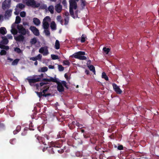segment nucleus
Instances as JSON below:
<instances>
[{
  "mask_svg": "<svg viewBox=\"0 0 159 159\" xmlns=\"http://www.w3.org/2000/svg\"><path fill=\"white\" fill-rule=\"evenodd\" d=\"M34 87L39 91L41 92H36L37 95L39 97L43 96L46 97L48 95L45 94V92L48 90L49 88L48 84L46 83L41 82L40 84H36L34 85Z\"/></svg>",
  "mask_w": 159,
  "mask_h": 159,
  "instance_id": "nucleus-1",
  "label": "nucleus"
},
{
  "mask_svg": "<svg viewBox=\"0 0 159 159\" xmlns=\"http://www.w3.org/2000/svg\"><path fill=\"white\" fill-rule=\"evenodd\" d=\"M44 81L45 82L52 81L57 82V89L60 92H62L64 91V88L63 86L66 87V82L65 81L57 82V80L55 78H53L49 76L46 79H44Z\"/></svg>",
  "mask_w": 159,
  "mask_h": 159,
  "instance_id": "nucleus-2",
  "label": "nucleus"
},
{
  "mask_svg": "<svg viewBox=\"0 0 159 159\" xmlns=\"http://www.w3.org/2000/svg\"><path fill=\"white\" fill-rule=\"evenodd\" d=\"M78 0H70V12L71 15L74 18L78 17L77 13L78 11H76L74 13L73 12V9L75 10L77 7V4L76 2L78 1Z\"/></svg>",
  "mask_w": 159,
  "mask_h": 159,
  "instance_id": "nucleus-3",
  "label": "nucleus"
},
{
  "mask_svg": "<svg viewBox=\"0 0 159 159\" xmlns=\"http://www.w3.org/2000/svg\"><path fill=\"white\" fill-rule=\"evenodd\" d=\"M21 20L19 16H17L16 17L15 23L13 24L11 26V33L13 34H16L17 33V31L15 28V26H17L16 24L19 23Z\"/></svg>",
  "mask_w": 159,
  "mask_h": 159,
  "instance_id": "nucleus-4",
  "label": "nucleus"
},
{
  "mask_svg": "<svg viewBox=\"0 0 159 159\" xmlns=\"http://www.w3.org/2000/svg\"><path fill=\"white\" fill-rule=\"evenodd\" d=\"M85 54V52H84L80 51L75 53L72 55V57L81 60H85L86 59V57L83 56Z\"/></svg>",
  "mask_w": 159,
  "mask_h": 159,
  "instance_id": "nucleus-5",
  "label": "nucleus"
},
{
  "mask_svg": "<svg viewBox=\"0 0 159 159\" xmlns=\"http://www.w3.org/2000/svg\"><path fill=\"white\" fill-rule=\"evenodd\" d=\"M43 77V74H41V75H36L34 76V78L30 79L28 80V81L31 85H32V84L34 83L40 81L41 80Z\"/></svg>",
  "mask_w": 159,
  "mask_h": 159,
  "instance_id": "nucleus-6",
  "label": "nucleus"
},
{
  "mask_svg": "<svg viewBox=\"0 0 159 159\" xmlns=\"http://www.w3.org/2000/svg\"><path fill=\"white\" fill-rule=\"evenodd\" d=\"M16 28H17L18 30L19 33L23 35H25L26 34H29V31L28 30H26L25 29L22 25H17V26H15L16 29Z\"/></svg>",
  "mask_w": 159,
  "mask_h": 159,
  "instance_id": "nucleus-7",
  "label": "nucleus"
},
{
  "mask_svg": "<svg viewBox=\"0 0 159 159\" xmlns=\"http://www.w3.org/2000/svg\"><path fill=\"white\" fill-rule=\"evenodd\" d=\"M2 40L0 42V48L2 49H4L6 50H7L9 49V47L7 46H5L4 44H7L8 43V40L6 37H2Z\"/></svg>",
  "mask_w": 159,
  "mask_h": 159,
  "instance_id": "nucleus-8",
  "label": "nucleus"
},
{
  "mask_svg": "<svg viewBox=\"0 0 159 159\" xmlns=\"http://www.w3.org/2000/svg\"><path fill=\"white\" fill-rule=\"evenodd\" d=\"M50 18L48 16H46L43 20V26L44 29H48L49 27L48 23L50 21Z\"/></svg>",
  "mask_w": 159,
  "mask_h": 159,
  "instance_id": "nucleus-9",
  "label": "nucleus"
},
{
  "mask_svg": "<svg viewBox=\"0 0 159 159\" xmlns=\"http://www.w3.org/2000/svg\"><path fill=\"white\" fill-rule=\"evenodd\" d=\"M26 4L33 7H38L40 5L39 3H36L34 0H28L26 2Z\"/></svg>",
  "mask_w": 159,
  "mask_h": 159,
  "instance_id": "nucleus-10",
  "label": "nucleus"
},
{
  "mask_svg": "<svg viewBox=\"0 0 159 159\" xmlns=\"http://www.w3.org/2000/svg\"><path fill=\"white\" fill-rule=\"evenodd\" d=\"M11 0H5L2 3V8L5 10L9 8L11 5Z\"/></svg>",
  "mask_w": 159,
  "mask_h": 159,
  "instance_id": "nucleus-11",
  "label": "nucleus"
},
{
  "mask_svg": "<svg viewBox=\"0 0 159 159\" xmlns=\"http://www.w3.org/2000/svg\"><path fill=\"white\" fill-rule=\"evenodd\" d=\"M39 52L42 53L43 55H47L48 54V51L47 47H43L41 48L39 50Z\"/></svg>",
  "mask_w": 159,
  "mask_h": 159,
  "instance_id": "nucleus-12",
  "label": "nucleus"
},
{
  "mask_svg": "<svg viewBox=\"0 0 159 159\" xmlns=\"http://www.w3.org/2000/svg\"><path fill=\"white\" fill-rule=\"evenodd\" d=\"M25 6L22 4L19 3L17 5L16 9V11L14 13L16 15H17L19 14L20 11L21 10L20 9L24 8Z\"/></svg>",
  "mask_w": 159,
  "mask_h": 159,
  "instance_id": "nucleus-13",
  "label": "nucleus"
},
{
  "mask_svg": "<svg viewBox=\"0 0 159 159\" xmlns=\"http://www.w3.org/2000/svg\"><path fill=\"white\" fill-rule=\"evenodd\" d=\"M30 29L34 35L37 36L39 35V30L36 27L31 26Z\"/></svg>",
  "mask_w": 159,
  "mask_h": 159,
  "instance_id": "nucleus-14",
  "label": "nucleus"
},
{
  "mask_svg": "<svg viewBox=\"0 0 159 159\" xmlns=\"http://www.w3.org/2000/svg\"><path fill=\"white\" fill-rule=\"evenodd\" d=\"M112 86L114 89L118 94H120L122 91L120 89L119 87L115 84H113Z\"/></svg>",
  "mask_w": 159,
  "mask_h": 159,
  "instance_id": "nucleus-15",
  "label": "nucleus"
},
{
  "mask_svg": "<svg viewBox=\"0 0 159 159\" xmlns=\"http://www.w3.org/2000/svg\"><path fill=\"white\" fill-rule=\"evenodd\" d=\"M15 39L17 41H22L24 39V37L22 34H20L18 36H14Z\"/></svg>",
  "mask_w": 159,
  "mask_h": 159,
  "instance_id": "nucleus-16",
  "label": "nucleus"
},
{
  "mask_svg": "<svg viewBox=\"0 0 159 159\" xmlns=\"http://www.w3.org/2000/svg\"><path fill=\"white\" fill-rule=\"evenodd\" d=\"M12 13V10H9L7 11L5 14V17L6 18L8 19L11 16Z\"/></svg>",
  "mask_w": 159,
  "mask_h": 159,
  "instance_id": "nucleus-17",
  "label": "nucleus"
},
{
  "mask_svg": "<svg viewBox=\"0 0 159 159\" xmlns=\"http://www.w3.org/2000/svg\"><path fill=\"white\" fill-rule=\"evenodd\" d=\"M55 9L58 13H60L61 11L62 6L59 4H57L55 6Z\"/></svg>",
  "mask_w": 159,
  "mask_h": 159,
  "instance_id": "nucleus-18",
  "label": "nucleus"
},
{
  "mask_svg": "<svg viewBox=\"0 0 159 159\" xmlns=\"http://www.w3.org/2000/svg\"><path fill=\"white\" fill-rule=\"evenodd\" d=\"M33 22L36 25L38 26L40 24V21L39 19L36 18H34L33 19Z\"/></svg>",
  "mask_w": 159,
  "mask_h": 159,
  "instance_id": "nucleus-19",
  "label": "nucleus"
},
{
  "mask_svg": "<svg viewBox=\"0 0 159 159\" xmlns=\"http://www.w3.org/2000/svg\"><path fill=\"white\" fill-rule=\"evenodd\" d=\"M50 27L52 30H56L57 29L56 24L54 21H52L50 24Z\"/></svg>",
  "mask_w": 159,
  "mask_h": 159,
  "instance_id": "nucleus-20",
  "label": "nucleus"
},
{
  "mask_svg": "<svg viewBox=\"0 0 159 159\" xmlns=\"http://www.w3.org/2000/svg\"><path fill=\"white\" fill-rule=\"evenodd\" d=\"M0 33L2 34H5L7 33L6 28L4 27H2L0 28Z\"/></svg>",
  "mask_w": 159,
  "mask_h": 159,
  "instance_id": "nucleus-21",
  "label": "nucleus"
},
{
  "mask_svg": "<svg viewBox=\"0 0 159 159\" xmlns=\"http://www.w3.org/2000/svg\"><path fill=\"white\" fill-rule=\"evenodd\" d=\"M48 68L46 67H42L40 68L38 71L40 72H44L48 70Z\"/></svg>",
  "mask_w": 159,
  "mask_h": 159,
  "instance_id": "nucleus-22",
  "label": "nucleus"
},
{
  "mask_svg": "<svg viewBox=\"0 0 159 159\" xmlns=\"http://www.w3.org/2000/svg\"><path fill=\"white\" fill-rule=\"evenodd\" d=\"M48 11L51 14H53L54 12V7L52 5L50 6L48 8Z\"/></svg>",
  "mask_w": 159,
  "mask_h": 159,
  "instance_id": "nucleus-23",
  "label": "nucleus"
},
{
  "mask_svg": "<svg viewBox=\"0 0 159 159\" xmlns=\"http://www.w3.org/2000/svg\"><path fill=\"white\" fill-rule=\"evenodd\" d=\"M55 48L56 49H58L60 48V43L59 41L57 40L55 43Z\"/></svg>",
  "mask_w": 159,
  "mask_h": 159,
  "instance_id": "nucleus-24",
  "label": "nucleus"
},
{
  "mask_svg": "<svg viewBox=\"0 0 159 159\" xmlns=\"http://www.w3.org/2000/svg\"><path fill=\"white\" fill-rule=\"evenodd\" d=\"M37 42V40L36 38H34L31 39L30 41V43L31 44H34Z\"/></svg>",
  "mask_w": 159,
  "mask_h": 159,
  "instance_id": "nucleus-25",
  "label": "nucleus"
},
{
  "mask_svg": "<svg viewBox=\"0 0 159 159\" xmlns=\"http://www.w3.org/2000/svg\"><path fill=\"white\" fill-rule=\"evenodd\" d=\"M88 67L90 70L92 71L94 73L95 72L94 67L92 65H89L88 66Z\"/></svg>",
  "mask_w": 159,
  "mask_h": 159,
  "instance_id": "nucleus-26",
  "label": "nucleus"
},
{
  "mask_svg": "<svg viewBox=\"0 0 159 159\" xmlns=\"http://www.w3.org/2000/svg\"><path fill=\"white\" fill-rule=\"evenodd\" d=\"M102 78L106 80H108V78L105 72H103L102 74Z\"/></svg>",
  "mask_w": 159,
  "mask_h": 159,
  "instance_id": "nucleus-27",
  "label": "nucleus"
},
{
  "mask_svg": "<svg viewBox=\"0 0 159 159\" xmlns=\"http://www.w3.org/2000/svg\"><path fill=\"white\" fill-rule=\"evenodd\" d=\"M19 60L18 59H16L14 60L11 63V65L12 66H15L17 65Z\"/></svg>",
  "mask_w": 159,
  "mask_h": 159,
  "instance_id": "nucleus-28",
  "label": "nucleus"
},
{
  "mask_svg": "<svg viewBox=\"0 0 159 159\" xmlns=\"http://www.w3.org/2000/svg\"><path fill=\"white\" fill-rule=\"evenodd\" d=\"M86 38V35L84 34H83L82 35L81 37V41L82 43H84L85 41V39Z\"/></svg>",
  "mask_w": 159,
  "mask_h": 159,
  "instance_id": "nucleus-29",
  "label": "nucleus"
},
{
  "mask_svg": "<svg viewBox=\"0 0 159 159\" xmlns=\"http://www.w3.org/2000/svg\"><path fill=\"white\" fill-rule=\"evenodd\" d=\"M103 51L106 54H108L110 51V49L109 48H107L104 47L103 48Z\"/></svg>",
  "mask_w": 159,
  "mask_h": 159,
  "instance_id": "nucleus-30",
  "label": "nucleus"
},
{
  "mask_svg": "<svg viewBox=\"0 0 159 159\" xmlns=\"http://www.w3.org/2000/svg\"><path fill=\"white\" fill-rule=\"evenodd\" d=\"M51 57L52 59L53 60H56L59 59L58 56L52 54L51 55Z\"/></svg>",
  "mask_w": 159,
  "mask_h": 159,
  "instance_id": "nucleus-31",
  "label": "nucleus"
},
{
  "mask_svg": "<svg viewBox=\"0 0 159 159\" xmlns=\"http://www.w3.org/2000/svg\"><path fill=\"white\" fill-rule=\"evenodd\" d=\"M69 17H66L65 18V23L64 24V25H66L68 24V22H69Z\"/></svg>",
  "mask_w": 159,
  "mask_h": 159,
  "instance_id": "nucleus-32",
  "label": "nucleus"
},
{
  "mask_svg": "<svg viewBox=\"0 0 159 159\" xmlns=\"http://www.w3.org/2000/svg\"><path fill=\"white\" fill-rule=\"evenodd\" d=\"M44 32L46 35H49L50 33L49 31L48 30V29H44Z\"/></svg>",
  "mask_w": 159,
  "mask_h": 159,
  "instance_id": "nucleus-33",
  "label": "nucleus"
},
{
  "mask_svg": "<svg viewBox=\"0 0 159 159\" xmlns=\"http://www.w3.org/2000/svg\"><path fill=\"white\" fill-rule=\"evenodd\" d=\"M15 51L18 53H20L22 52L20 48H15Z\"/></svg>",
  "mask_w": 159,
  "mask_h": 159,
  "instance_id": "nucleus-34",
  "label": "nucleus"
},
{
  "mask_svg": "<svg viewBox=\"0 0 159 159\" xmlns=\"http://www.w3.org/2000/svg\"><path fill=\"white\" fill-rule=\"evenodd\" d=\"M20 16L22 17H25V16L26 13L24 11H22L20 13Z\"/></svg>",
  "mask_w": 159,
  "mask_h": 159,
  "instance_id": "nucleus-35",
  "label": "nucleus"
},
{
  "mask_svg": "<svg viewBox=\"0 0 159 159\" xmlns=\"http://www.w3.org/2000/svg\"><path fill=\"white\" fill-rule=\"evenodd\" d=\"M6 54V52L4 50H1L0 52V54L2 55H5Z\"/></svg>",
  "mask_w": 159,
  "mask_h": 159,
  "instance_id": "nucleus-36",
  "label": "nucleus"
},
{
  "mask_svg": "<svg viewBox=\"0 0 159 159\" xmlns=\"http://www.w3.org/2000/svg\"><path fill=\"white\" fill-rule=\"evenodd\" d=\"M58 69L60 71H62L63 70L64 68V67L62 66H61L59 65L58 66Z\"/></svg>",
  "mask_w": 159,
  "mask_h": 159,
  "instance_id": "nucleus-37",
  "label": "nucleus"
},
{
  "mask_svg": "<svg viewBox=\"0 0 159 159\" xmlns=\"http://www.w3.org/2000/svg\"><path fill=\"white\" fill-rule=\"evenodd\" d=\"M62 19L61 17L60 16H58L57 17V20L58 22L61 21Z\"/></svg>",
  "mask_w": 159,
  "mask_h": 159,
  "instance_id": "nucleus-38",
  "label": "nucleus"
},
{
  "mask_svg": "<svg viewBox=\"0 0 159 159\" xmlns=\"http://www.w3.org/2000/svg\"><path fill=\"white\" fill-rule=\"evenodd\" d=\"M42 55L40 54H39L36 57V58L37 60H40L42 58Z\"/></svg>",
  "mask_w": 159,
  "mask_h": 159,
  "instance_id": "nucleus-39",
  "label": "nucleus"
},
{
  "mask_svg": "<svg viewBox=\"0 0 159 159\" xmlns=\"http://www.w3.org/2000/svg\"><path fill=\"white\" fill-rule=\"evenodd\" d=\"M7 38L9 39H12L13 38L11 34H7Z\"/></svg>",
  "mask_w": 159,
  "mask_h": 159,
  "instance_id": "nucleus-40",
  "label": "nucleus"
},
{
  "mask_svg": "<svg viewBox=\"0 0 159 159\" xmlns=\"http://www.w3.org/2000/svg\"><path fill=\"white\" fill-rule=\"evenodd\" d=\"M63 63L66 65H69V62L68 61H63Z\"/></svg>",
  "mask_w": 159,
  "mask_h": 159,
  "instance_id": "nucleus-41",
  "label": "nucleus"
},
{
  "mask_svg": "<svg viewBox=\"0 0 159 159\" xmlns=\"http://www.w3.org/2000/svg\"><path fill=\"white\" fill-rule=\"evenodd\" d=\"M50 147H55L56 146L53 142H51L50 143Z\"/></svg>",
  "mask_w": 159,
  "mask_h": 159,
  "instance_id": "nucleus-42",
  "label": "nucleus"
},
{
  "mask_svg": "<svg viewBox=\"0 0 159 159\" xmlns=\"http://www.w3.org/2000/svg\"><path fill=\"white\" fill-rule=\"evenodd\" d=\"M81 5L82 7H84L85 5V2L83 0H82Z\"/></svg>",
  "mask_w": 159,
  "mask_h": 159,
  "instance_id": "nucleus-43",
  "label": "nucleus"
},
{
  "mask_svg": "<svg viewBox=\"0 0 159 159\" xmlns=\"http://www.w3.org/2000/svg\"><path fill=\"white\" fill-rule=\"evenodd\" d=\"M30 60H32L34 61H35L37 60L36 57H31L30 58Z\"/></svg>",
  "mask_w": 159,
  "mask_h": 159,
  "instance_id": "nucleus-44",
  "label": "nucleus"
},
{
  "mask_svg": "<svg viewBox=\"0 0 159 159\" xmlns=\"http://www.w3.org/2000/svg\"><path fill=\"white\" fill-rule=\"evenodd\" d=\"M48 68L50 69H54V66H53L50 65L48 66Z\"/></svg>",
  "mask_w": 159,
  "mask_h": 159,
  "instance_id": "nucleus-45",
  "label": "nucleus"
},
{
  "mask_svg": "<svg viewBox=\"0 0 159 159\" xmlns=\"http://www.w3.org/2000/svg\"><path fill=\"white\" fill-rule=\"evenodd\" d=\"M20 126H18L16 128V129L17 132H19L20 131Z\"/></svg>",
  "mask_w": 159,
  "mask_h": 159,
  "instance_id": "nucleus-46",
  "label": "nucleus"
},
{
  "mask_svg": "<svg viewBox=\"0 0 159 159\" xmlns=\"http://www.w3.org/2000/svg\"><path fill=\"white\" fill-rule=\"evenodd\" d=\"M123 147L122 146V145H120L118 146V149L119 150H122L123 148Z\"/></svg>",
  "mask_w": 159,
  "mask_h": 159,
  "instance_id": "nucleus-47",
  "label": "nucleus"
},
{
  "mask_svg": "<svg viewBox=\"0 0 159 159\" xmlns=\"http://www.w3.org/2000/svg\"><path fill=\"white\" fill-rule=\"evenodd\" d=\"M7 60L9 61V62H11L13 61L12 59L10 58V57H8Z\"/></svg>",
  "mask_w": 159,
  "mask_h": 159,
  "instance_id": "nucleus-48",
  "label": "nucleus"
},
{
  "mask_svg": "<svg viewBox=\"0 0 159 159\" xmlns=\"http://www.w3.org/2000/svg\"><path fill=\"white\" fill-rule=\"evenodd\" d=\"M64 76H65V78L67 80L68 79V76L67 74L66 73L65 74V75H64Z\"/></svg>",
  "mask_w": 159,
  "mask_h": 159,
  "instance_id": "nucleus-49",
  "label": "nucleus"
},
{
  "mask_svg": "<svg viewBox=\"0 0 159 159\" xmlns=\"http://www.w3.org/2000/svg\"><path fill=\"white\" fill-rule=\"evenodd\" d=\"M3 16L2 15H0V22L2 21Z\"/></svg>",
  "mask_w": 159,
  "mask_h": 159,
  "instance_id": "nucleus-50",
  "label": "nucleus"
},
{
  "mask_svg": "<svg viewBox=\"0 0 159 159\" xmlns=\"http://www.w3.org/2000/svg\"><path fill=\"white\" fill-rule=\"evenodd\" d=\"M65 15L67 17H68L69 15V13L68 12H66L65 14Z\"/></svg>",
  "mask_w": 159,
  "mask_h": 159,
  "instance_id": "nucleus-51",
  "label": "nucleus"
},
{
  "mask_svg": "<svg viewBox=\"0 0 159 159\" xmlns=\"http://www.w3.org/2000/svg\"><path fill=\"white\" fill-rule=\"evenodd\" d=\"M59 22L61 24V25H63V21L62 19L61 20V21H60Z\"/></svg>",
  "mask_w": 159,
  "mask_h": 159,
  "instance_id": "nucleus-52",
  "label": "nucleus"
},
{
  "mask_svg": "<svg viewBox=\"0 0 159 159\" xmlns=\"http://www.w3.org/2000/svg\"><path fill=\"white\" fill-rule=\"evenodd\" d=\"M17 132V130H14V131H13V133L14 134H16L17 132Z\"/></svg>",
  "mask_w": 159,
  "mask_h": 159,
  "instance_id": "nucleus-53",
  "label": "nucleus"
},
{
  "mask_svg": "<svg viewBox=\"0 0 159 159\" xmlns=\"http://www.w3.org/2000/svg\"><path fill=\"white\" fill-rule=\"evenodd\" d=\"M62 4L65 5V4H66V2L64 0L62 2Z\"/></svg>",
  "mask_w": 159,
  "mask_h": 159,
  "instance_id": "nucleus-54",
  "label": "nucleus"
},
{
  "mask_svg": "<svg viewBox=\"0 0 159 159\" xmlns=\"http://www.w3.org/2000/svg\"><path fill=\"white\" fill-rule=\"evenodd\" d=\"M34 64L35 66H37L38 64V62L37 61H35L34 63Z\"/></svg>",
  "mask_w": 159,
  "mask_h": 159,
  "instance_id": "nucleus-55",
  "label": "nucleus"
},
{
  "mask_svg": "<svg viewBox=\"0 0 159 159\" xmlns=\"http://www.w3.org/2000/svg\"><path fill=\"white\" fill-rule=\"evenodd\" d=\"M85 72L87 74H89V71L87 70H86Z\"/></svg>",
  "mask_w": 159,
  "mask_h": 159,
  "instance_id": "nucleus-56",
  "label": "nucleus"
},
{
  "mask_svg": "<svg viewBox=\"0 0 159 159\" xmlns=\"http://www.w3.org/2000/svg\"><path fill=\"white\" fill-rule=\"evenodd\" d=\"M43 8H46L47 7V5H45V4H43Z\"/></svg>",
  "mask_w": 159,
  "mask_h": 159,
  "instance_id": "nucleus-57",
  "label": "nucleus"
},
{
  "mask_svg": "<svg viewBox=\"0 0 159 159\" xmlns=\"http://www.w3.org/2000/svg\"><path fill=\"white\" fill-rule=\"evenodd\" d=\"M76 125L78 126H79V127H80V125L79 123H77V124H76Z\"/></svg>",
  "mask_w": 159,
  "mask_h": 159,
  "instance_id": "nucleus-58",
  "label": "nucleus"
},
{
  "mask_svg": "<svg viewBox=\"0 0 159 159\" xmlns=\"http://www.w3.org/2000/svg\"><path fill=\"white\" fill-rule=\"evenodd\" d=\"M23 25H28V24H27L26 23H23Z\"/></svg>",
  "mask_w": 159,
  "mask_h": 159,
  "instance_id": "nucleus-59",
  "label": "nucleus"
},
{
  "mask_svg": "<svg viewBox=\"0 0 159 159\" xmlns=\"http://www.w3.org/2000/svg\"><path fill=\"white\" fill-rule=\"evenodd\" d=\"M45 136H46V138H47V139H48L49 138L47 136V135H45Z\"/></svg>",
  "mask_w": 159,
  "mask_h": 159,
  "instance_id": "nucleus-60",
  "label": "nucleus"
},
{
  "mask_svg": "<svg viewBox=\"0 0 159 159\" xmlns=\"http://www.w3.org/2000/svg\"><path fill=\"white\" fill-rule=\"evenodd\" d=\"M81 132H82V133L84 132V130H83V129H82V130H81Z\"/></svg>",
  "mask_w": 159,
  "mask_h": 159,
  "instance_id": "nucleus-61",
  "label": "nucleus"
},
{
  "mask_svg": "<svg viewBox=\"0 0 159 159\" xmlns=\"http://www.w3.org/2000/svg\"><path fill=\"white\" fill-rule=\"evenodd\" d=\"M50 0L51 1H56V0Z\"/></svg>",
  "mask_w": 159,
  "mask_h": 159,
  "instance_id": "nucleus-62",
  "label": "nucleus"
},
{
  "mask_svg": "<svg viewBox=\"0 0 159 159\" xmlns=\"http://www.w3.org/2000/svg\"><path fill=\"white\" fill-rule=\"evenodd\" d=\"M78 87H79L78 85H77V86H76V87L77 88H78Z\"/></svg>",
  "mask_w": 159,
  "mask_h": 159,
  "instance_id": "nucleus-63",
  "label": "nucleus"
},
{
  "mask_svg": "<svg viewBox=\"0 0 159 159\" xmlns=\"http://www.w3.org/2000/svg\"><path fill=\"white\" fill-rule=\"evenodd\" d=\"M11 140L10 141V143H11Z\"/></svg>",
  "mask_w": 159,
  "mask_h": 159,
  "instance_id": "nucleus-64",
  "label": "nucleus"
}]
</instances>
